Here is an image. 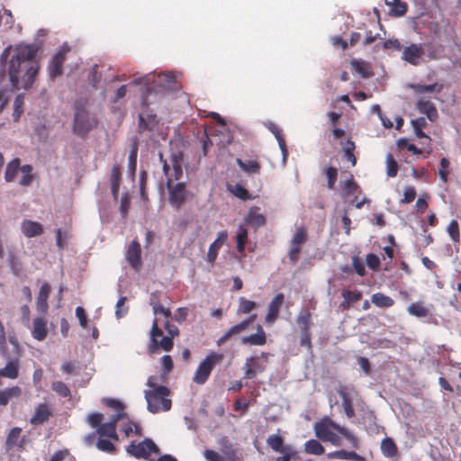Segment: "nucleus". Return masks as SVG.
<instances>
[{"label": "nucleus", "instance_id": "12", "mask_svg": "<svg viewBox=\"0 0 461 461\" xmlns=\"http://www.w3.org/2000/svg\"><path fill=\"white\" fill-rule=\"evenodd\" d=\"M341 197L345 201H349L350 203H356L357 208H361L364 204V201L357 202V193L359 192V185L355 181L353 176L350 178L341 182Z\"/></svg>", "mask_w": 461, "mask_h": 461}, {"label": "nucleus", "instance_id": "38", "mask_svg": "<svg viewBox=\"0 0 461 461\" xmlns=\"http://www.w3.org/2000/svg\"><path fill=\"white\" fill-rule=\"evenodd\" d=\"M371 302L379 308H390L393 306L394 301L383 293H375L371 296Z\"/></svg>", "mask_w": 461, "mask_h": 461}, {"label": "nucleus", "instance_id": "17", "mask_svg": "<svg viewBox=\"0 0 461 461\" xmlns=\"http://www.w3.org/2000/svg\"><path fill=\"white\" fill-rule=\"evenodd\" d=\"M423 55L424 50L421 44L412 43L402 50V59L413 66L421 63Z\"/></svg>", "mask_w": 461, "mask_h": 461}, {"label": "nucleus", "instance_id": "55", "mask_svg": "<svg viewBox=\"0 0 461 461\" xmlns=\"http://www.w3.org/2000/svg\"><path fill=\"white\" fill-rule=\"evenodd\" d=\"M23 176L20 180V185L23 186H28L32 184L33 176L32 174V167L30 165H24L21 167Z\"/></svg>", "mask_w": 461, "mask_h": 461}, {"label": "nucleus", "instance_id": "37", "mask_svg": "<svg viewBox=\"0 0 461 461\" xmlns=\"http://www.w3.org/2000/svg\"><path fill=\"white\" fill-rule=\"evenodd\" d=\"M236 162L240 168L247 174H258L260 172L261 166L257 160L237 158Z\"/></svg>", "mask_w": 461, "mask_h": 461}, {"label": "nucleus", "instance_id": "31", "mask_svg": "<svg viewBox=\"0 0 461 461\" xmlns=\"http://www.w3.org/2000/svg\"><path fill=\"white\" fill-rule=\"evenodd\" d=\"M327 456L330 459H341V460H351V461H366V458L354 451L348 450H336L330 452Z\"/></svg>", "mask_w": 461, "mask_h": 461}, {"label": "nucleus", "instance_id": "18", "mask_svg": "<svg viewBox=\"0 0 461 461\" xmlns=\"http://www.w3.org/2000/svg\"><path fill=\"white\" fill-rule=\"evenodd\" d=\"M266 369V365L263 364L258 357H249L246 358L243 370H244V377L247 379H253L258 374L264 372Z\"/></svg>", "mask_w": 461, "mask_h": 461}, {"label": "nucleus", "instance_id": "7", "mask_svg": "<svg viewBox=\"0 0 461 461\" xmlns=\"http://www.w3.org/2000/svg\"><path fill=\"white\" fill-rule=\"evenodd\" d=\"M159 159L163 163V171L166 175L167 181L170 179V183L178 181L183 176L184 155L181 151L171 155V166L163 158V155L159 153Z\"/></svg>", "mask_w": 461, "mask_h": 461}, {"label": "nucleus", "instance_id": "3", "mask_svg": "<svg viewBox=\"0 0 461 461\" xmlns=\"http://www.w3.org/2000/svg\"><path fill=\"white\" fill-rule=\"evenodd\" d=\"M336 392L341 399V406L348 419L356 416L354 404L363 407L365 402L353 385L339 384Z\"/></svg>", "mask_w": 461, "mask_h": 461}, {"label": "nucleus", "instance_id": "64", "mask_svg": "<svg viewBox=\"0 0 461 461\" xmlns=\"http://www.w3.org/2000/svg\"><path fill=\"white\" fill-rule=\"evenodd\" d=\"M203 456L207 461H226V458H223V456L212 449H206Z\"/></svg>", "mask_w": 461, "mask_h": 461}, {"label": "nucleus", "instance_id": "26", "mask_svg": "<svg viewBox=\"0 0 461 461\" xmlns=\"http://www.w3.org/2000/svg\"><path fill=\"white\" fill-rule=\"evenodd\" d=\"M267 343V335L261 325H258L257 332L241 339V344L250 346H263Z\"/></svg>", "mask_w": 461, "mask_h": 461}, {"label": "nucleus", "instance_id": "33", "mask_svg": "<svg viewBox=\"0 0 461 461\" xmlns=\"http://www.w3.org/2000/svg\"><path fill=\"white\" fill-rule=\"evenodd\" d=\"M284 438L277 434L269 435L267 438V446L275 452L285 451L293 447L289 445H284Z\"/></svg>", "mask_w": 461, "mask_h": 461}, {"label": "nucleus", "instance_id": "14", "mask_svg": "<svg viewBox=\"0 0 461 461\" xmlns=\"http://www.w3.org/2000/svg\"><path fill=\"white\" fill-rule=\"evenodd\" d=\"M68 50V48L64 47L51 58L48 66L50 79H55L63 74V64L66 60V54Z\"/></svg>", "mask_w": 461, "mask_h": 461}, {"label": "nucleus", "instance_id": "25", "mask_svg": "<svg viewBox=\"0 0 461 461\" xmlns=\"http://www.w3.org/2000/svg\"><path fill=\"white\" fill-rule=\"evenodd\" d=\"M259 207L253 206L249 209L244 218L246 223L250 225L255 230H258L266 224V218L262 213L259 212Z\"/></svg>", "mask_w": 461, "mask_h": 461}, {"label": "nucleus", "instance_id": "60", "mask_svg": "<svg viewBox=\"0 0 461 461\" xmlns=\"http://www.w3.org/2000/svg\"><path fill=\"white\" fill-rule=\"evenodd\" d=\"M447 232L455 242H459L460 233H459V225L456 220L450 221L447 226Z\"/></svg>", "mask_w": 461, "mask_h": 461}, {"label": "nucleus", "instance_id": "58", "mask_svg": "<svg viewBox=\"0 0 461 461\" xmlns=\"http://www.w3.org/2000/svg\"><path fill=\"white\" fill-rule=\"evenodd\" d=\"M231 192L235 196L243 201L250 200L252 198L249 191L240 184L235 185Z\"/></svg>", "mask_w": 461, "mask_h": 461}, {"label": "nucleus", "instance_id": "32", "mask_svg": "<svg viewBox=\"0 0 461 461\" xmlns=\"http://www.w3.org/2000/svg\"><path fill=\"white\" fill-rule=\"evenodd\" d=\"M351 68L362 77H370L373 73L371 72L370 65L367 61L360 59H353L350 61Z\"/></svg>", "mask_w": 461, "mask_h": 461}, {"label": "nucleus", "instance_id": "35", "mask_svg": "<svg viewBox=\"0 0 461 461\" xmlns=\"http://www.w3.org/2000/svg\"><path fill=\"white\" fill-rule=\"evenodd\" d=\"M22 395V389L15 385L0 391V405L5 406L13 398H19Z\"/></svg>", "mask_w": 461, "mask_h": 461}, {"label": "nucleus", "instance_id": "24", "mask_svg": "<svg viewBox=\"0 0 461 461\" xmlns=\"http://www.w3.org/2000/svg\"><path fill=\"white\" fill-rule=\"evenodd\" d=\"M228 239L227 230H222L218 233L217 239L210 245L208 253H207V261L211 264H213L218 256V252L220 249L222 247L224 242Z\"/></svg>", "mask_w": 461, "mask_h": 461}, {"label": "nucleus", "instance_id": "61", "mask_svg": "<svg viewBox=\"0 0 461 461\" xmlns=\"http://www.w3.org/2000/svg\"><path fill=\"white\" fill-rule=\"evenodd\" d=\"M104 414L100 412H93L87 416V422L92 427L97 429L103 424Z\"/></svg>", "mask_w": 461, "mask_h": 461}, {"label": "nucleus", "instance_id": "52", "mask_svg": "<svg viewBox=\"0 0 461 461\" xmlns=\"http://www.w3.org/2000/svg\"><path fill=\"white\" fill-rule=\"evenodd\" d=\"M103 402L107 407L114 409L116 411L115 414H120L122 412V420L127 418V413L124 411V406L121 402L113 398H104Z\"/></svg>", "mask_w": 461, "mask_h": 461}, {"label": "nucleus", "instance_id": "20", "mask_svg": "<svg viewBox=\"0 0 461 461\" xmlns=\"http://www.w3.org/2000/svg\"><path fill=\"white\" fill-rule=\"evenodd\" d=\"M285 302V295L281 293L277 294L269 303L267 308V313L265 317L266 323L272 324L274 323L278 316L281 307L283 306Z\"/></svg>", "mask_w": 461, "mask_h": 461}, {"label": "nucleus", "instance_id": "6", "mask_svg": "<svg viewBox=\"0 0 461 461\" xmlns=\"http://www.w3.org/2000/svg\"><path fill=\"white\" fill-rule=\"evenodd\" d=\"M223 358L222 354L215 352L209 353L198 366L193 377L194 383L203 384L208 380L214 366L221 364Z\"/></svg>", "mask_w": 461, "mask_h": 461}, {"label": "nucleus", "instance_id": "11", "mask_svg": "<svg viewBox=\"0 0 461 461\" xmlns=\"http://www.w3.org/2000/svg\"><path fill=\"white\" fill-rule=\"evenodd\" d=\"M162 334L163 332L158 327V320L155 319L150 330L151 345L149 348L150 354L156 353L158 347L165 351H170L173 348L174 342L171 337H163L158 342V338L162 336Z\"/></svg>", "mask_w": 461, "mask_h": 461}, {"label": "nucleus", "instance_id": "36", "mask_svg": "<svg viewBox=\"0 0 461 461\" xmlns=\"http://www.w3.org/2000/svg\"><path fill=\"white\" fill-rule=\"evenodd\" d=\"M19 375V361L17 359L11 360L2 369H0V376L15 379Z\"/></svg>", "mask_w": 461, "mask_h": 461}, {"label": "nucleus", "instance_id": "23", "mask_svg": "<svg viewBox=\"0 0 461 461\" xmlns=\"http://www.w3.org/2000/svg\"><path fill=\"white\" fill-rule=\"evenodd\" d=\"M416 109L420 113L425 114L431 122H434L438 117V110L435 104L429 99H419L416 103Z\"/></svg>", "mask_w": 461, "mask_h": 461}, {"label": "nucleus", "instance_id": "27", "mask_svg": "<svg viewBox=\"0 0 461 461\" xmlns=\"http://www.w3.org/2000/svg\"><path fill=\"white\" fill-rule=\"evenodd\" d=\"M221 451L226 461H241L242 455L239 453L226 438H222L220 441Z\"/></svg>", "mask_w": 461, "mask_h": 461}, {"label": "nucleus", "instance_id": "40", "mask_svg": "<svg viewBox=\"0 0 461 461\" xmlns=\"http://www.w3.org/2000/svg\"><path fill=\"white\" fill-rule=\"evenodd\" d=\"M7 263L14 276H19L22 273L23 265L19 257L14 251H10L8 253Z\"/></svg>", "mask_w": 461, "mask_h": 461}, {"label": "nucleus", "instance_id": "4", "mask_svg": "<svg viewBox=\"0 0 461 461\" xmlns=\"http://www.w3.org/2000/svg\"><path fill=\"white\" fill-rule=\"evenodd\" d=\"M169 393V389L164 385H158L155 390L146 392L145 397L148 402V410L152 413H158L160 411H169L171 400L167 398Z\"/></svg>", "mask_w": 461, "mask_h": 461}, {"label": "nucleus", "instance_id": "51", "mask_svg": "<svg viewBox=\"0 0 461 461\" xmlns=\"http://www.w3.org/2000/svg\"><path fill=\"white\" fill-rule=\"evenodd\" d=\"M450 162L447 158H442L439 162L438 175L440 180L446 184L448 181Z\"/></svg>", "mask_w": 461, "mask_h": 461}, {"label": "nucleus", "instance_id": "63", "mask_svg": "<svg viewBox=\"0 0 461 461\" xmlns=\"http://www.w3.org/2000/svg\"><path fill=\"white\" fill-rule=\"evenodd\" d=\"M342 296L347 299L350 303H357L362 298V293L359 291L344 290Z\"/></svg>", "mask_w": 461, "mask_h": 461}, {"label": "nucleus", "instance_id": "9", "mask_svg": "<svg viewBox=\"0 0 461 461\" xmlns=\"http://www.w3.org/2000/svg\"><path fill=\"white\" fill-rule=\"evenodd\" d=\"M166 185L168 190V201L170 204L179 210L185 203L188 200L190 193L186 189L185 184L180 183H170V179L166 181Z\"/></svg>", "mask_w": 461, "mask_h": 461}, {"label": "nucleus", "instance_id": "48", "mask_svg": "<svg viewBox=\"0 0 461 461\" xmlns=\"http://www.w3.org/2000/svg\"><path fill=\"white\" fill-rule=\"evenodd\" d=\"M312 315L309 311H304L300 312V314L297 316V324L300 326L301 331L302 330H310L311 326L312 324L311 321Z\"/></svg>", "mask_w": 461, "mask_h": 461}, {"label": "nucleus", "instance_id": "41", "mask_svg": "<svg viewBox=\"0 0 461 461\" xmlns=\"http://www.w3.org/2000/svg\"><path fill=\"white\" fill-rule=\"evenodd\" d=\"M121 175L120 167L118 166H113L111 170V191L115 198L119 193Z\"/></svg>", "mask_w": 461, "mask_h": 461}, {"label": "nucleus", "instance_id": "10", "mask_svg": "<svg viewBox=\"0 0 461 461\" xmlns=\"http://www.w3.org/2000/svg\"><path fill=\"white\" fill-rule=\"evenodd\" d=\"M308 232L306 228L301 226L295 229V231L290 241V249L288 251L289 260L295 264L299 260V255L302 251V246L307 241Z\"/></svg>", "mask_w": 461, "mask_h": 461}, {"label": "nucleus", "instance_id": "53", "mask_svg": "<svg viewBox=\"0 0 461 461\" xmlns=\"http://www.w3.org/2000/svg\"><path fill=\"white\" fill-rule=\"evenodd\" d=\"M96 447L103 452L109 453V454H115L116 453V447L115 445L111 442L108 439H105L104 438L99 437L98 440L96 441Z\"/></svg>", "mask_w": 461, "mask_h": 461}, {"label": "nucleus", "instance_id": "19", "mask_svg": "<svg viewBox=\"0 0 461 461\" xmlns=\"http://www.w3.org/2000/svg\"><path fill=\"white\" fill-rule=\"evenodd\" d=\"M126 259L130 266L135 270L141 267V248L137 240H133L126 251Z\"/></svg>", "mask_w": 461, "mask_h": 461}, {"label": "nucleus", "instance_id": "56", "mask_svg": "<svg viewBox=\"0 0 461 461\" xmlns=\"http://www.w3.org/2000/svg\"><path fill=\"white\" fill-rule=\"evenodd\" d=\"M23 104H24L23 95H18L15 97L14 102L13 116H14V120L15 122H17L20 119V117L23 112Z\"/></svg>", "mask_w": 461, "mask_h": 461}, {"label": "nucleus", "instance_id": "47", "mask_svg": "<svg viewBox=\"0 0 461 461\" xmlns=\"http://www.w3.org/2000/svg\"><path fill=\"white\" fill-rule=\"evenodd\" d=\"M176 82V77L171 73H161L158 75L156 83L164 89H169Z\"/></svg>", "mask_w": 461, "mask_h": 461}, {"label": "nucleus", "instance_id": "57", "mask_svg": "<svg viewBox=\"0 0 461 461\" xmlns=\"http://www.w3.org/2000/svg\"><path fill=\"white\" fill-rule=\"evenodd\" d=\"M386 165H387V176L390 177H394L398 173V164L393 155L388 154L386 156Z\"/></svg>", "mask_w": 461, "mask_h": 461}, {"label": "nucleus", "instance_id": "8", "mask_svg": "<svg viewBox=\"0 0 461 461\" xmlns=\"http://www.w3.org/2000/svg\"><path fill=\"white\" fill-rule=\"evenodd\" d=\"M97 126L95 118L89 115L84 109H77L74 117L73 131L80 137H85Z\"/></svg>", "mask_w": 461, "mask_h": 461}, {"label": "nucleus", "instance_id": "45", "mask_svg": "<svg viewBox=\"0 0 461 461\" xmlns=\"http://www.w3.org/2000/svg\"><path fill=\"white\" fill-rule=\"evenodd\" d=\"M387 5L392 6L391 12L395 16H403L407 12V5L401 0H384Z\"/></svg>", "mask_w": 461, "mask_h": 461}, {"label": "nucleus", "instance_id": "22", "mask_svg": "<svg viewBox=\"0 0 461 461\" xmlns=\"http://www.w3.org/2000/svg\"><path fill=\"white\" fill-rule=\"evenodd\" d=\"M50 285L43 283L37 295L36 309L41 314H46L49 309L48 299L50 294Z\"/></svg>", "mask_w": 461, "mask_h": 461}, {"label": "nucleus", "instance_id": "2", "mask_svg": "<svg viewBox=\"0 0 461 461\" xmlns=\"http://www.w3.org/2000/svg\"><path fill=\"white\" fill-rule=\"evenodd\" d=\"M315 436L323 442H330L333 446L339 447L341 445V435L351 445L353 448L358 449L360 447L359 439L348 429L339 426L329 417H323L321 420L315 422Z\"/></svg>", "mask_w": 461, "mask_h": 461}, {"label": "nucleus", "instance_id": "15", "mask_svg": "<svg viewBox=\"0 0 461 461\" xmlns=\"http://www.w3.org/2000/svg\"><path fill=\"white\" fill-rule=\"evenodd\" d=\"M22 429L19 427H14L10 429L7 434L5 447L6 451H10L14 447H17L19 451H23L28 442L25 437H21Z\"/></svg>", "mask_w": 461, "mask_h": 461}, {"label": "nucleus", "instance_id": "13", "mask_svg": "<svg viewBox=\"0 0 461 461\" xmlns=\"http://www.w3.org/2000/svg\"><path fill=\"white\" fill-rule=\"evenodd\" d=\"M122 420V413L114 414L111 417L109 421L103 423L96 429V433L101 438H108L114 441L119 440L117 434V423Z\"/></svg>", "mask_w": 461, "mask_h": 461}, {"label": "nucleus", "instance_id": "29", "mask_svg": "<svg viewBox=\"0 0 461 461\" xmlns=\"http://www.w3.org/2000/svg\"><path fill=\"white\" fill-rule=\"evenodd\" d=\"M32 335L39 341L46 339L48 335L47 321L43 317H37L33 320Z\"/></svg>", "mask_w": 461, "mask_h": 461}, {"label": "nucleus", "instance_id": "44", "mask_svg": "<svg viewBox=\"0 0 461 461\" xmlns=\"http://www.w3.org/2000/svg\"><path fill=\"white\" fill-rule=\"evenodd\" d=\"M304 451L307 454L320 456L325 452V448L318 440L310 439L304 444Z\"/></svg>", "mask_w": 461, "mask_h": 461}, {"label": "nucleus", "instance_id": "5", "mask_svg": "<svg viewBox=\"0 0 461 461\" xmlns=\"http://www.w3.org/2000/svg\"><path fill=\"white\" fill-rule=\"evenodd\" d=\"M126 452L137 459L151 461L153 456H157L159 455L160 450L151 438H146L140 442L136 440L131 441L126 447Z\"/></svg>", "mask_w": 461, "mask_h": 461}, {"label": "nucleus", "instance_id": "54", "mask_svg": "<svg viewBox=\"0 0 461 461\" xmlns=\"http://www.w3.org/2000/svg\"><path fill=\"white\" fill-rule=\"evenodd\" d=\"M137 156H138V145L136 143H133L131 145L129 158H128V167L129 170L132 175L136 172L137 167Z\"/></svg>", "mask_w": 461, "mask_h": 461}, {"label": "nucleus", "instance_id": "39", "mask_svg": "<svg viewBox=\"0 0 461 461\" xmlns=\"http://www.w3.org/2000/svg\"><path fill=\"white\" fill-rule=\"evenodd\" d=\"M22 167H20V159L18 158H14L10 161L5 168V179L6 182H13Z\"/></svg>", "mask_w": 461, "mask_h": 461}, {"label": "nucleus", "instance_id": "21", "mask_svg": "<svg viewBox=\"0 0 461 461\" xmlns=\"http://www.w3.org/2000/svg\"><path fill=\"white\" fill-rule=\"evenodd\" d=\"M158 123L157 115L150 113L148 106H145L139 114V131H152Z\"/></svg>", "mask_w": 461, "mask_h": 461}, {"label": "nucleus", "instance_id": "62", "mask_svg": "<svg viewBox=\"0 0 461 461\" xmlns=\"http://www.w3.org/2000/svg\"><path fill=\"white\" fill-rule=\"evenodd\" d=\"M355 149V143L352 140H348L344 147L345 157L351 162L352 166L357 163V158L353 153Z\"/></svg>", "mask_w": 461, "mask_h": 461}, {"label": "nucleus", "instance_id": "59", "mask_svg": "<svg viewBox=\"0 0 461 461\" xmlns=\"http://www.w3.org/2000/svg\"><path fill=\"white\" fill-rule=\"evenodd\" d=\"M325 175L328 178L327 186L329 189H334L335 183L338 177V170L334 167H330L326 168Z\"/></svg>", "mask_w": 461, "mask_h": 461}, {"label": "nucleus", "instance_id": "42", "mask_svg": "<svg viewBox=\"0 0 461 461\" xmlns=\"http://www.w3.org/2000/svg\"><path fill=\"white\" fill-rule=\"evenodd\" d=\"M381 450L383 455L386 457L395 456L398 451L396 444L390 438H386L382 440Z\"/></svg>", "mask_w": 461, "mask_h": 461}, {"label": "nucleus", "instance_id": "50", "mask_svg": "<svg viewBox=\"0 0 461 461\" xmlns=\"http://www.w3.org/2000/svg\"><path fill=\"white\" fill-rule=\"evenodd\" d=\"M51 389L60 397L66 398L71 396L70 389L62 381H55L51 384Z\"/></svg>", "mask_w": 461, "mask_h": 461}, {"label": "nucleus", "instance_id": "28", "mask_svg": "<svg viewBox=\"0 0 461 461\" xmlns=\"http://www.w3.org/2000/svg\"><path fill=\"white\" fill-rule=\"evenodd\" d=\"M21 229L24 236L27 238L40 236L43 233L41 224L31 220H24L21 224Z\"/></svg>", "mask_w": 461, "mask_h": 461}, {"label": "nucleus", "instance_id": "46", "mask_svg": "<svg viewBox=\"0 0 461 461\" xmlns=\"http://www.w3.org/2000/svg\"><path fill=\"white\" fill-rule=\"evenodd\" d=\"M412 88L416 94H424L431 92L440 93L443 89V86L438 83H434L431 85L416 84L412 86Z\"/></svg>", "mask_w": 461, "mask_h": 461}, {"label": "nucleus", "instance_id": "34", "mask_svg": "<svg viewBox=\"0 0 461 461\" xmlns=\"http://www.w3.org/2000/svg\"><path fill=\"white\" fill-rule=\"evenodd\" d=\"M247 330L245 327V323L240 322L231 326L221 337H220L217 340V345H223L226 341L230 339L234 336H238L240 333Z\"/></svg>", "mask_w": 461, "mask_h": 461}, {"label": "nucleus", "instance_id": "43", "mask_svg": "<svg viewBox=\"0 0 461 461\" xmlns=\"http://www.w3.org/2000/svg\"><path fill=\"white\" fill-rule=\"evenodd\" d=\"M248 242V230L245 225H240L236 234L237 250L240 253L245 251V247Z\"/></svg>", "mask_w": 461, "mask_h": 461}, {"label": "nucleus", "instance_id": "1", "mask_svg": "<svg viewBox=\"0 0 461 461\" xmlns=\"http://www.w3.org/2000/svg\"><path fill=\"white\" fill-rule=\"evenodd\" d=\"M36 50L30 45L20 46L8 64V75L13 87L28 89L35 81L39 64L35 60Z\"/></svg>", "mask_w": 461, "mask_h": 461}, {"label": "nucleus", "instance_id": "49", "mask_svg": "<svg viewBox=\"0 0 461 461\" xmlns=\"http://www.w3.org/2000/svg\"><path fill=\"white\" fill-rule=\"evenodd\" d=\"M238 314H247L257 307V303L253 301L240 297L239 300Z\"/></svg>", "mask_w": 461, "mask_h": 461}, {"label": "nucleus", "instance_id": "16", "mask_svg": "<svg viewBox=\"0 0 461 461\" xmlns=\"http://www.w3.org/2000/svg\"><path fill=\"white\" fill-rule=\"evenodd\" d=\"M53 416V409L46 402L39 403L35 409L34 413L30 419V423L33 426H38L48 422Z\"/></svg>", "mask_w": 461, "mask_h": 461}, {"label": "nucleus", "instance_id": "30", "mask_svg": "<svg viewBox=\"0 0 461 461\" xmlns=\"http://www.w3.org/2000/svg\"><path fill=\"white\" fill-rule=\"evenodd\" d=\"M407 312L410 315L417 317V318H424L428 316H431V312L429 307L426 306L423 302L418 301L411 303L408 308Z\"/></svg>", "mask_w": 461, "mask_h": 461}]
</instances>
